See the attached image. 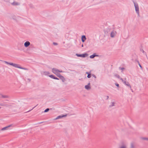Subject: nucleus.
<instances>
[{
  "label": "nucleus",
  "mask_w": 148,
  "mask_h": 148,
  "mask_svg": "<svg viewBox=\"0 0 148 148\" xmlns=\"http://www.w3.org/2000/svg\"><path fill=\"white\" fill-rule=\"evenodd\" d=\"M75 55L78 57H81L84 58L87 57L88 56V54L87 53H84L81 54L76 53Z\"/></svg>",
  "instance_id": "nucleus-1"
},
{
  "label": "nucleus",
  "mask_w": 148,
  "mask_h": 148,
  "mask_svg": "<svg viewBox=\"0 0 148 148\" xmlns=\"http://www.w3.org/2000/svg\"><path fill=\"white\" fill-rule=\"evenodd\" d=\"M134 6L135 9V10L137 13L139 14V9L137 3H134Z\"/></svg>",
  "instance_id": "nucleus-2"
},
{
  "label": "nucleus",
  "mask_w": 148,
  "mask_h": 148,
  "mask_svg": "<svg viewBox=\"0 0 148 148\" xmlns=\"http://www.w3.org/2000/svg\"><path fill=\"white\" fill-rule=\"evenodd\" d=\"M52 71L53 73L56 74V75L59 73H58L59 70L56 68H53L52 69Z\"/></svg>",
  "instance_id": "nucleus-3"
},
{
  "label": "nucleus",
  "mask_w": 148,
  "mask_h": 148,
  "mask_svg": "<svg viewBox=\"0 0 148 148\" xmlns=\"http://www.w3.org/2000/svg\"><path fill=\"white\" fill-rule=\"evenodd\" d=\"M4 62H5V63H6L7 64H9L11 65H12L15 67H16L17 65L16 64H14V63H12L9 62H8L7 61H4Z\"/></svg>",
  "instance_id": "nucleus-4"
},
{
  "label": "nucleus",
  "mask_w": 148,
  "mask_h": 148,
  "mask_svg": "<svg viewBox=\"0 0 148 148\" xmlns=\"http://www.w3.org/2000/svg\"><path fill=\"white\" fill-rule=\"evenodd\" d=\"M57 76L59 77L60 79H62L63 82H64L65 80V79L64 77L62 75H61L59 73V74L57 75Z\"/></svg>",
  "instance_id": "nucleus-5"
},
{
  "label": "nucleus",
  "mask_w": 148,
  "mask_h": 148,
  "mask_svg": "<svg viewBox=\"0 0 148 148\" xmlns=\"http://www.w3.org/2000/svg\"><path fill=\"white\" fill-rule=\"evenodd\" d=\"M99 56L98 55L96 54V53H94L92 55L90 56V58H93L95 57H99Z\"/></svg>",
  "instance_id": "nucleus-6"
},
{
  "label": "nucleus",
  "mask_w": 148,
  "mask_h": 148,
  "mask_svg": "<svg viewBox=\"0 0 148 148\" xmlns=\"http://www.w3.org/2000/svg\"><path fill=\"white\" fill-rule=\"evenodd\" d=\"M90 83H89L87 85H85V88L87 90H89L91 88V87L90 86Z\"/></svg>",
  "instance_id": "nucleus-7"
},
{
  "label": "nucleus",
  "mask_w": 148,
  "mask_h": 148,
  "mask_svg": "<svg viewBox=\"0 0 148 148\" xmlns=\"http://www.w3.org/2000/svg\"><path fill=\"white\" fill-rule=\"evenodd\" d=\"M30 45V43L29 41H26L24 44V46L25 47H27Z\"/></svg>",
  "instance_id": "nucleus-8"
},
{
  "label": "nucleus",
  "mask_w": 148,
  "mask_h": 148,
  "mask_svg": "<svg viewBox=\"0 0 148 148\" xmlns=\"http://www.w3.org/2000/svg\"><path fill=\"white\" fill-rule=\"evenodd\" d=\"M16 68H19L21 69H23L25 70H27V69L26 68H23L20 66V65L18 64H17V65L16 67Z\"/></svg>",
  "instance_id": "nucleus-9"
},
{
  "label": "nucleus",
  "mask_w": 148,
  "mask_h": 148,
  "mask_svg": "<svg viewBox=\"0 0 148 148\" xmlns=\"http://www.w3.org/2000/svg\"><path fill=\"white\" fill-rule=\"evenodd\" d=\"M123 83L125 85H126L128 87H129L130 88H131V86L130 85L129 83L128 82H127L125 81H124L123 82Z\"/></svg>",
  "instance_id": "nucleus-10"
},
{
  "label": "nucleus",
  "mask_w": 148,
  "mask_h": 148,
  "mask_svg": "<svg viewBox=\"0 0 148 148\" xmlns=\"http://www.w3.org/2000/svg\"><path fill=\"white\" fill-rule=\"evenodd\" d=\"M116 34V32L115 31H113L111 33V37H114L115 36Z\"/></svg>",
  "instance_id": "nucleus-11"
},
{
  "label": "nucleus",
  "mask_w": 148,
  "mask_h": 148,
  "mask_svg": "<svg viewBox=\"0 0 148 148\" xmlns=\"http://www.w3.org/2000/svg\"><path fill=\"white\" fill-rule=\"evenodd\" d=\"M12 4L14 5H19L20 4L19 3L16 2H14L12 3Z\"/></svg>",
  "instance_id": "nucleus-12"
},
{
  "label": "nucleus",
  "mask_w": 148,
  "mask_h": 148,
  "mask_svg": "<svg viewBox=\"0 0 148 148\" xmlns=\"http://www.w3.org/2000/svg\"><path fill=\"white\" fill-rule=\"evenodd\" d=\"M11 125H9V126H6V127H3V128H2L1 130H7L8 128H9V127H10V126Z\"/></svg>",
  "instance_id": "nucleus-13"
},
{
  "label": "nucleus",
  "mask_w": 148,
  "mask_h": 148,
  "mask_svg": "<svg viewBox=\"0 0 148 148\" xmlns=\"http://www.w3.org/2000/svg\"><path fill=\"white\" fill-rule=\"evenodd\" d=\"M66 116V115H62V116L60 115V116H58L56 118V119H58L61 118H62L63 117H64L65 116Z\"/></svg>",
  "instance_id": "nucleus-14"
},
{
  "label": "nucleus",
  "mask_w": 148,
  "mask_h": 148,
  "mask_svg": "<svg viewBox=\"0 0 148 148\" xmlns=\"http://www.w3.org/2000/svg\"><path fill=\"white\" fill-rule=\"evenodd\" d=\"M115 103L113 102H112L111 103V104L109 105V107L110 108H111L112 107L114 106Z\"/></svg>",
  "instance_id": "nucleus-15"
},
{
  "label": "nucleus",
  "mask_w": 148,
  "mask_h": 148,
  "mask_svg": "<svg viewBox=\"0 0 148 148\" xmlns=\"http://www.w3.org/2000/svg\"><path fill=\"white\" fill-rule=\"evenodd\" d=\"M141 139L144 140H148V138L146 137H141Z\"/></svg>",
  "instance_id": "nucleus-16"
},
{
  "label": "nucleus",
  "mask_w": 148,
  "mask_h": 148,
  "mask_svg": "<svg viewBox=\"0 0 148 148\" xmlns=\"http://www.w3.org/2000/svg\"><path fill=\"white\" fill-rule=\"evenodd\" d=\"M86 39V38H81L82 41V42H84Z\"/></svg>",
  "instance_id": "nucleus-17"
},
{
  "label": "nucleus",
  "mask_w": 148,
  "mask_h": 148,
  "mask_svg": "<svg viewBox=\"0 0 148 148\" xmlns=\"http://www.w3.org/2000/svg\"><path fill=\"white\" fill-rule=\"evenodd\" d=\"M49 76L51 78H53V79H55V77L54 75H49Z\"/></svg>",
  "instance_id": "nucleus-18"
},
{
  "label": "nucleus",
  "mask_w": 148,
  "mask_h": 148,
  "mask_svg": "<svg viewBox=\"0 0 148 148\" xmlns=\"http://www.w3.org/2000/svg\"><path fill=\"white\" fill-rule=\"evenodd\" d=\"M119 148H126V146L125 145H123L120 147Z\"/></svg>",
  "instance_id": "nucleus-19"
},
{
  "label": "nucleus",
  "mask_w": 148,
  "mask_h": 148,
  "mask_svg": "<svg viewBox=\"0 0 148 148\" xmlns=\"http://www.w3.org/2000/svg\"><path fill=\"white\" fill-rule=\"evenodd\" d=\"M140 51H142L143 53H145V54L146 56V57H147V54H146V53L144 51V50H143V49H140Z\"/></svg>",
  "instance_id": "nucleus-20"
},
{
  "label": "nucleus",
  "mask_w": 148,
  "mask_h": 148,
  "mask_svg": "<svg viewBox=\"0 0 148 148\" xmlns=\"http://www.w3.org/2000/svg\"><path fill=\"white\" fill-rule=\"evenodd\" d=\"M1 97L3 98H7L8 97V96L7 95H1Z\"/></svg>",
  "instance_id": "nucleus-21"
},
{
  "label": "nucleus",
  "mask_w": 148,
  "mask_h": 148,
  "mask_svg": "<svg viewBox=\"0 0 148 148\" xmlns=\"http://www.w3.org/2000/svg\"><path fill=\"white\" fill-rule=\"evenodd\" d=\"M91 73H90V74H88V75L87 76V77L88 78H90L91 77Z\"/></svg>",
  "instance_id": "nucleus-22"
},
{
  "label": "nucleus",
  "mask_w": 148,
  "mask_h": 148,
  "mask_svg": "<svg viewBox=\"0 0 148 148\" xmlns=\"http://www.w3.org/2000/svg\"><path fill=\"white\" fill-rule=\"evenodd\" d=\"M130 148H135L134 144L132 143L131 144Z\"/></svg>",
  "instance_id": "nucleus-23"
},
{
  "label": "nucleus",
  "mask_w": 148,
  "mask_h": 148,
  "mask_svg": "<svg viewBox=\"0 0 148 148\" xmlns=\"http://www.w3.org/2000/svg\"><path fill=\"white\" fill-rule=\"evenodd\" d=\"M115 76L119 79H120V77L119 75L118 74H115Z\"/></svg>",
  "instance_id": "nucleus-24"
},
{
  "label": "nucleus",
  "mask_w": 148,
  "mask_h": 148,
  "mask_svg": "<svg viewBox=\"0 0 148 148\" xmlns=\"http://www.w3.org/2000/svg\"><path fill=\"white\" fill-rule=\"evenodd\" d=\"M49 108H47L44 111V112H48L49 110Z\"/></svg>",
  "instance_id": "nucleus-25"
},
{
  "label": "nucleus",
  "mask_w": 148,
  "mask_h": 148,
  "mask_svg": "<svg viewBox=\"0 0 148 148\" xmlns=\"http://www.w3.org/2000/svg\"><path fill=\"white\" fill-rule=\"evenodd\" d=\"M119 68V69H121V70H122V71L125 69V68H124V67H122V68H121L120 67Z\"/></svg>",
  "instance_id": "nucleus-26"
},
{
  "label": "nucleus",
  "mask_w": 148,
  "mask_h": 148,
  "mask_svg": "<svg viewBox=\"0 0 148 148\" xmlns=\"http://www.w3.org/2000/svg\"><path fill=\"white\" fill-rule=\"evenodd\" d=\"M115 85L116 86L118 87H119V85L118 83H115Z\"/></svg>",
  "instance_id": "nucleus-27"
},
{
  "label": "nucleus",
  "mask_w": 148,
  "mask_h": 148,
  "mask_svg": "<svg viewBox=\"0 0 148 148\" xmlns=\"http://www.w3.org/2000/svg\"><path fill=\"white\" fill-rule=\"evenodd\" d=\"M53 44L54 45H58V43L56 42H53Z\"/></svg>",
  "instance_id": "nucleus-28"
},
{
  "label": "nucleus",
  "mask_w": 148,
  "mask_h": 148,
  "mask_svg": "<svg viewBox=\"0 0 148 148\" xmlns=\"http://www.w3.org/2000/svg\"><path fill=\"white\" fill-rule=\"evenodd\" d=\"M92 76H93L94 77V78H96V76L94 74H92Z\"/></svg>",
  "instance_id": "nucleus-29"
},
{
  "label": "nucleus",
  "mask_w": 148,
  "mask_h": 148,
  "mask_svg": "<svg viewBox=\"0 0 148 148\" xmlns=\"http://www.w3.org/2000/svg\"><path fill=\"white\" fill-rule=\"evenodd\" d=\"M36 106H35V107H34V108H33L32 109H31V110H29L27 112H30L31 110H32V109H33Z\"/></svg>",
  "instance_id": "nucleus-30"
},
{
  "label": "nucleus",
  "mask_w": 148,
  "mask_h": 148,
  "mask_svg": "<svg viewBox=\"0 0 148 148\" xmlns=\"http://www.w3.org/2000/svg\"><path fill=\"white\" fill-rule=\"evenodd\" d=\"M138 65H139L140 67L141 68V69H142V67L141 66V65H140V64H138Z\"/></svg>",
  "instance_id": "nucleus-31"
},
{
  "label": "nucleus",
  "mask_w": 148,
  "mask_h": 148,
  "mask_svg": "<svg viewBox=\"0 0 148 148\" xmlns=\"http://www.w3.org/2000/svg\"><path fill=\"white\" fill-rule=\"evenodd\" d=\"M90 72H87L86 73V74H87L88 75V74H90Z\"/></svg>",
  "instance_id": "nucleus-32"
},
{
  "label": "nucleus",
  "mask_w": 148,
  "mask_h": 148,
  "mask_svg": "<svg viewBox=\"0 0 148 148\" xmlns=\"http://www.w3.org/2000/svg\"><path fill=\"white\" fill-rule=\"evenodd\" d=\"M120 79H121V80L122 81V82H124V81H124V80H123V79H122V78H120Z\"/></svg>",
  "instance_id": "nucleus-33"
},
{
  "label": "nucleus",
  "mask_w": 148,
  "mask_h": 148,
  "mask_svg": "<svg viewBox=\"0 0 148 148\" xmlns=\"http://www.w3.org/2000/svg\"><path fill=\"white\" fill-rule=\"evenodd\" d=\"M57 79V80H59V79H58V78L57 77H55V79Z\"/></svg>",
  "instance_id": "nucleus-34"
},
{
  "label": "nucleus",
  "mask_w": 148,
  "mask_h": 148,
  "mask_svg": "<svg viewBox=\"0 0 148 148\" xmlns=\"http://www.w3.org/2000/svg\"><path fill=\"white\" fill-rule=\"evenodd\" d=\"M106 97H107V98H106V100H108V99H109V96H106Z\"/></svg>",
  "instance_id": "nucleus-35"
},
{
  "label": "nucleus",
  "mask_w": 148,
  "mask_h": 148,
  "mask_svg": "<svg viewBox=\"0 0 148 148\" xmlns=\"http://www.w3.org/2000/svg\"><path fill=\"white\" fill-rule=\"evenodd\" d=\"M62 72V71H60L59 70L58 73H60V72Z\"/></svg>",
  "instance_id": "nucleus-36"
},
{
  "label": "nucleus",
  "mask_w": 148,
  "mask_h": 148,
  "mask_svg": "<svg viewBox=\"0 0 148 148\" xmlns=\"http://www.w3.org/2000/svg\"><path fill=\"white\" fill-rule=\"evenodd\" d=\"M130 90H131V91H132V92H133V90L131 88H130Z\"/></svg>",
  "instance_id": "nucleus-37"
},
{
  "label": "nucleus",
  "mask_w": 148,
  "mask_h": 148,
  "mask_svg": "<svg viewBox=\"0 0 148 148\" xmlns=\"http://www.w3.org/2000/svg\"><path fill=\"white\" fill-rule=\"evenodd\" d=\"M28 80L29 81V82H30L31 81V80L29 79H28Z\"/></svg>",
  "instance_id": "nucleus-38"
},
{
  "label": "nucleus",
  "mask_w": 148,
  "mask_h": 148,
  "mask_svg": "<svg viewBox=\"0 0 148 148\" xmlns=\"http://www.w3.org/2000/svg\"><path fill=\"white\" fill-rule=\"evenodd\" d=\"M137 62H138V64H140L138 61V60Z\"/></svg>",
  "instance_id": "nucleus-39"
},
{
  "label": "nucleus",
  "mask_w": 148,
  "mask_h": 148,
  "mask_svg": "<svg viewBox=\"0 0 148 148\" xmlns=\"http://www.w3.org/2000/svg\"><path fill=\"white\" fill-rule=\"evenodd\" d=\"M82 37H85V36L83 35L82 36Z\"/></svg>",
  "instance_id": "nucleus-40"
},
{
  "label": "nucleus",
  "mask_w": 148,
  "mask_h": 148,
  "mask_svg": "<svg viewBox=\"0 0 148 148\" xmlns=\"http://www.w3.org/2000/svg\"><path fill=\"white\" fill-rule=\"evenodd\" d=\"M46 73H47V74H49V72H46Z\"/></svg>",
  "instance_id": "nucleus-41"
},
{
  "label": "nucleus",
  "mask_w": 148,
  "mask_h": 148,
  "mask_svg": "<svg viewBox=\"0 0 148 148\" xmlns=\"http://www.w3.org/2000/svg\"><path fill=\"white\" fill-rule=\"evenodd\" d=\"M82 47H83V45H82Z\"/></svg>",
  "instance_id": "nucleus-42"
},
{
  "label": "nucleus",
  "mask_w": 148,
  "mask_h": 148,
  "mask_svg": "<svg viewBox=\"0 0 148 148\" xmlns=\"http://www.w3.org/2000/svg\"><path fill=\"white\" fill-rule=\"evenodd\" d=\"M43 123V122H41L40 123Z\"/></svg>",
  "instance_id": "nucleus-43"
},
{
  "label": "nucleus",
  "mask_w": 148,
  "mask_h": 148,
  "mask_svg": "<svg viewBox=\"0 0 148 148\" xmlns=\"http://www.w3.org/2000/svg\"><path fill=\"white\" fill-rule=\"evenodd\" d=\"M1 108V107H0V108Z\"/></svg>",
  "instance_id": "nucleus-44"
}]
</instances>
